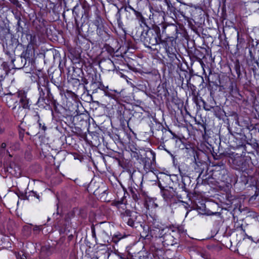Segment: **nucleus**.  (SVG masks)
<instances>
[{
  "label": "nucleus",
  "instance_id": "nucleus-1",
  "mask_svg": "<svg viewBox=\"0 0 259 259\" xmlns=\"http://www.w3.org/2000/svg\"><path fill=\"white\" fill-rule=\"evenodd\" d=\"M182 233L181 228H165L159 230L158 237L163 246H172L178 243Z\"/></svg>",
  "mask_w": 259,
  "mask_h": 259
},
{
  "label": "nucleus",
  "instance_id": "nucleus-2",
  "mask_svg": "<svg viewBox=\"0 0 259 259\" xmlns=\"http://www.w3.org/2000/svg\"><path fill=\"white\" fill-rule=\"evenodd\" d=\"M160 32V30L159 28L154 29H149L146 31H143L140 36L141 40L147 47H150L149 45H159L162 38Z\"/></svg>",
  "mask_w": 259,
  "mask_h": 259
},
{
  "label": "nucleus",
  "instance_id": "nucleus-3",
  "mask_svg": "<svg viewBox=\"0 0 259 259\" xmlns=\"http://www.w3.org/2000/svg\"><path fill=\"white\" fill-rule=\"evenodd\" d=\"M120 216L123 222L132 228L142 226L141 216L136 211L126 209L120 212Z\"/></svg>",
  "mask_w": 259,
  "mask_h": 259
},
{
  "label": "nucleus",
  "instance_id": "nucleus-4",
  "mask_svg": "<svg viewBox=\"0 0 259 259\" xmlns=\"http://www.w3.org/2000/svg\"><path fill=\"white\" fill-rule=\"evenodd\" d=\"M79 2L81 6L76 5L72 11L77 27H79L77 19L81 17V19H83V21L84 22L85 19L88 18L90 11V6L85 0H79Z\"/></svg>",
  "mask_w": 259,
  "mask_h": 259
},
{
  "label": "nucleus",
  "instance_id": "nucleus-5",
  "mask_svg": "<svg viewBox=\"0 0 259 259\" xmlns=\"http://www.w3.org/2000/svg\"><path fill=\"white\" fill-rule=\"evenodd\" d=\"M159 45H161L165 49V52L171 60L177 58V51L176 49V41L172 37L168 36L161 39Z\"/></svg>",
  "mask_w": 259,
  "mask_h": 259
},
{
  "label": "nucleus",
  "instance_id": "nucleus-6",
  "mask_svg": "<svg viewBox=\"0 0 259 259\" xmlns=\"http://www.w3.org/2000/svg\"><path fill=\"white\" fill-rule=\"evenodd\" d=\"M161 194L167 204L170 205L172 202L175 201V195L176 192L172 188H169L168 189H161Z\"/></svg>",
  "mask_w": 259,
  "mask_h": 259
},
{
  "label": "nucleus",
  "instance_id": "nucleus-7",
  "mask_svg": "<svg viewBox=\"0 0 259 259\" xmlns=\"http://www.w3.org/2000/svg\"><path fill=\"white\" fill-rule=\"evenodd\" d=\"M99 65L102 70L106 71H114L115 69V65L110 59H102Z\"/></svg>",
  "mask_w": 259,
  "mask_h": 259
},
{
  "label": "nucleus",
  "instance_id": "nucleus-8",
  "mask_svg": "<svg viewBox=\"0 0 259 259\" xmlns=\"http://www.w3.org/2000/svg\"><path fill=\"white\" fill-rule=\"evenodd\" d=\"M4 100L7 105L9 108H12V109L19 104L18 103V93L17 94L11 93L6 94Z\"/></svg>",
  "mask_w": 259,
  "mask_h": 259
},
{
  "label": "nucleus",
  "instance_id": "nucleus-9",
  "mask_svg": "<svg viewBox=\"0 0 259 259\" xmlns=\"http://www.w3.org/2000/svg\"><path fill=\"white\" fill-rule=\"evenodd\" d=\"M20 99L21 106L25 109H29L30 104L29 99L27 98L26 93L23 91L18 92V99Z\"/></svg>",
  "mask_w": 259,
  "mask_h": 259
},
{
  "label": "nucleus",
  "instance_id": "nucleus-10",
  "mask_svg": "<svg viewBox=\"0 0 259 259\" xmlns=\"http://www.w3.org/2000/svg\"><path fill=\"white\" fill-rule=\"evenodd\" d=\"M24 109H25L18 104V106L14 107L12 110L14 116L19 118L24 116L25 112Z\"/></svg>",
  "mask_w": 259,
  "mask_h": 259
},
{
  "label": "nucleus",
  "instance_id": "nucleus-11",
  "mask_svg": "<svg viewBox=\"0 0 259 259\" xmlns=\"http://www.w3.org/2000/svg\"><path fill=\"white\" fill-rule=\"evenodd\" d=\"M92 84L93 85H95L96 87H97V88L103 91H105L106 89L102 81L100 75H99L98 77V75L95 74V78H93Z\"/></svg>",
  "mask_w": 259,
  "mask_h": 259
},
{
  "label": "nucleus",
  "instance_id": "nucleus-12",
  "mask_svg": "<svg viewBox=\"0 0 259 259\" xmlns=\"http://www.w3.org/2000/svg\"><path fill=\"white\" fill-rule=\"evenodd\" d=\"M130 192L133 199L135 202H138L140 200H142V197L139 191L136 189L132 188Z\"/></svg>",
  "mask_w": 259,
  "mask_h": 259
},
{
  "label": "nucleus",
  "instance_id": "nucleus-13",
  "mask_svg": "<svg viewBox=\"0 0 259 259\" xmlns=\"http://www.w3.org/2000/svg\"><path fill=\"white\" fill-rule=\"evenodd\" d=\"M51 254V247L49 245H45L41 247L40 255L48 257Z\"/></svg>",
  "mask_w": 259,
  "mask_h": 259
},
{
  "label": "nucleus",
  "instance_id": "nucleus-14",
  "mask_svg": "<svg viewBox=\"0 0 259 259\" xmlns=\"http://www.w3.org/2000/svg\"><path fill=\"white\" fill-rule=\"evenodd\" d=\"M97 33L99 36L102 38H105L107 35L106 31L105 30L104 26H100L97 28Z\"/></svg>",
  "mask_w": 259,
  "mask_h": 259
},
{
  "label": "nucleus",
  "instance_id": "nucleus-15",
  "mask_svg": "<svg viewBox=\"0 0 259 259\" xmlns=\"http://www.w3.org/2000/svg\"><path fill=\"white\" fill-rule=\"evenodd\" d=\"M116 58L115 57H113V59L112 60V62L114 63V65L116 66V64H122L124 63V60L125 59L122 55L120 56H116Z\"/></svg>",
  "mask_w": 259,
  "mask_h": 259
},
{
  "label": "nucleus",
  "instance_id": "nucleus-16",
  "mask_svg": "<svg viewBox=\"0 0 259 259\" xmlns=\"http://www.w3.org/2000/svg\"><path fill=\"white\" fill-rule=\"evenodd\" d=\"M124 236L119 232L113 234L112 236L111 241L115 244H117L121 239L123 238Z\"/></svg>",
  "mask_w": 259,
  "mask_h": 259
},
{
  "label": "nucleus",
  "instance_id": "nucleus-17",
  "mask_svg": "<svg viewBox=\"0 0 259 259\" xmlns=\"http://www.w3.org/2000/svg\"><path fill=\"white\" fill-rule=\"evenodd\" d=\"M93 23L97 28L104 25L103 20L98 14H97L96 18L93 21Z\"/></svg>",
  "mask_w": 259,
  "mask_h": 259
},
{
  "label": "nucleus",
  "instance_id": "nucleus-18",
  "mask_svg": "<svg viewBox=\"0 0 259 259\" xmlns=\"http://www.w3.org/2000/svg\"><path fill=\"white\" fill-rule=\"evenodd\" d=\"M234 69L237 75V78H240L241 76V72L240 70V65L238 60H237L235 63Z\"/></svg>",
  "mask_w": 259,
  "mask_h": 259
},
{
  "label": "nucleus",
  "instance_id": "nucleus-19",
  "mask_svg": "<svg viewBox=\"0 0 259 259\" xmlns=\"http://www.w3.org/2000/svg\"><path fill=\"white\" fill-rule=\"evenodd\" d=\"M142 161L144 164V166L145 168H149L150 167L151 165V160L150 158L148 157L143 158Z\"/></svg>",
  "mask_w": 259,
  "mask_h": 259
},
{
  "label": "nucleus",
  "instance_id": "nucleus-20",
  "mask_svg": "<svg viewBox=\"0 0 259 259\" xmlns=\"http://www.w3.org/2000/svg\"><path fill=\"white\" fill-rule=\"evenodd\" d=\"M38 90L39 91V97L37 102L38 104L39 103H41V102H43L45 100V93L42 91V89L39 88Z\"/></svg>",
  "mask_w": 259,
  "mask_h": 259
},
{
  "label": "nucleus",
  "instance_id": "nucleus-21",
  "mask_svg": "<svg viewBox=\"0 0 259 259\" xmlns=\"http://www.w3.org/2000/svg\"><path fill=\"white\" fill-rule=\"evenodd\" d=\"M200 100L203 103V108L206 111H210L211 109L213 108V106L212 105L208 104L205 101H204L201 98L200 99Z\"/></svg>",
  "mask_w": 259,
  "mask_h": 259
},
{
  "label": "nucleus",
  "instance_id": "nucleus-22",
  "mask_svg": "<svg viewBox=\"0 0 259 259\" xmlns=\"http://www.w3.org/2000/svg\"><path fill=\"white\" fill-rule=\"evenodd\" d=\"M233 163L234 164H237V167H236L235 168L236 169H240V168H243V166H242V165H243V162L241 160H238L237 159H234L233 160Z\"/></svg>",
  "mask_w": 259,
  "mask_h": 259
},
{
  "label": "nucleus",
  "instance_id": "nucleus-23",
  "mask_svg": "<svg viewBox=\"0 0 259 259\" xmlns=\"http://www.w3.org/2000/svg\"><path fill=\"white\" fill-rule=\"evenodd\" d=\"M19 147L20 145L17 142L11 143V146H10V148H11L13 150H17L19 149Z\"/></svg>",
  "mask_w": 259,
  "mask_h": 259
},
{
  "label": "nucleus",
  "instance_id": "nucleus-24",
  "mask_svg": "<svg viewBox=\"0 0 259 259\" xmlns=\"http://www.w3.org/2000/svg\"><path fill=\"white\" fill-rule=\"evenodd\" d=\"M36 116H37V118H38V121H37V122H38V124H39V127H41V128H42V129L44 131H45L47 130V127L45 126V124L42 125V124L40 122V121H39V115L38 114V113H36Z\"/></svg>",
  "mask_w": 259,
  "mask_h": 259
},
{
  "label": "nucleus",
  "instance_id": "nucleus-25",
  "mask_svg": "<svg viewBox=\"0 0 259 259\" xmlns=\"http://www.w3.org/2000/svg\"><path fill=\"white\" fill-rule=\"evenodd\" d=\"M14 171L15 172L14 174L16 177H19L21 175V170L18 166L14 167Z\"/></svg>",
  "mask_w": 259,
  "mask_h": 259
},
{
  "label": "nucleus",
  "instance_id": "nucleus-26",
  "mask_svg": "<svg viewBox=\"0 0 259 259\" xmlns=\"http://www.w3.org/2000/svg\"><path fill=\"white\" fill-rule=\"evenodd\" d=\"M140 194H141V196L142 197V200L146 199L147 195L146 192H143L142 190H140Z\"/></svg>",
  "mask_w": 259,
  "mask_h": 259
},
{
  "label": "nucleus",
  "instance_id": "nucleus-27",
  "mask_svg": "<svg viewBox=\"0 0 259 259\" xmlns=\"http://www.w3.org/2000/svg\"><path fill=\"white\" fill-rule=\"evenodd\" d=\"M134 13L138 19L141 18V17L143 16L141 13H140L136 10L135 11Z\"/></svg>",
  "mask_w": 259,
  "mask_h": 259
},
{
  "label": "nucleus",
  "instance_id": "nucleus-28",
  "mask_svg": "<svg viewBox=\"0 0 259 259\" xmlns=\"http://www.w3.org/2000/svg\"><path fill=\"white\" fill-rule=\"evenodd\" d=\"M128 9L132 10L134 12H135V11H136V10H135L132 7H131L130 5L128 6H126V7H125L124 10L125 11H128V10H127Z\"/></svg>",
  "mask_w": 259,
  "mask_h": 259
},
{
  "label": "nucleus",
  "instance_id": "nucleus-29",
  "mask_svg": "<svg viewBox=\"0 0 259 259\" xmlns=\"http://www.w3.org/2000/svg\"><path fill=\"white\" fill-rule=\"evenodd\" d=\"M30 193L31 194V195L36 197L37 199H39V196L36 193V192L34 191H31Z\"/></svg>",
  "mask_w": 259,
  "mask_h": 259
},
{
  "label": "nucleus",
  "instance_id": "nucleus-30",
  "mask_svg": "<svg viewBox=\"0 0 259 259\" xmlns=\"http://www.w3.org/2000/svg\"><path fill=\"white\" fill-rule=\"evenodd\" d=\"M35 36H34V35L30 36V42L32 44H34L35 43Z\"/></svg>",
  "mask_w": 259,
  "mask_h": 259
},
{
  "label": "nucleus",
  "instance_id": "nucleus-31",
  "mask_svg": "<svg viewBox=\"0 0 259 259\" xmlns=\"http://www.w3.org/2000/svg\"><path fill=\"white\" fill-rule=\"evenodd\" d=\"M197 124L200 125L201 127L204 129V132L206 133V124L201 123L200 122H198Z\"/></svg>",
  "mask_w": 259,
  "mask_h": 259
},
{
  "label": "nucleus",
  "instance_id": "nucleus-32",
  "mask_svg": "<svg viewBox=\"0 0 259 259\" xmlns=\"http://www.w3.org/2000/svg\"><path fill=\"white\" fill-rule=\"evenodd\" d=\"M138 20H139L140 21H141L142 23L145 24V23H146V22H145L146 20H145V19L144 18V17L143 16H142V17H141V18H140V19H139Z\"/></svg>",
  "mask_w": 259,
  "mask_h": 259
},
{
  "label": "nucleus",
  "instance_id": "nucleus-33",
  "mask_svg": "<svg viewBox=\"0 0 259 259\" xmlns=\"http://www.w3.org/2000/svg\"><path fill=\"white\" fill-rule=\"evenodd\" d=\"M138 20H139L140 21H141L142 23L145 24V23H146V22H145L146 20H145V19L144 18V17L143 16H142V17H141V18H140V19H139Z\"/></svg>",
  "mask_w": 259,
  "mask_h": 259
},
{
  "label": "nucleus",
  "instance_id": "nucleus-34",
  "mask_svg": "<svg viewBox=\"0 0 259 259\" xmlns=\"http://www.w3.org/2000/svg\"><path fill=\"white\" fill-rule=\"evenodd\" d=\"M91 229H92V232L93 236V237H95L96 234H95V227L94 226H92V228H91Z\"/></svg>",
  "mask_w": 259,
  "mask_h": 259
},
{
  "label": "nucleus",
  "instance_id": "nucleus-35",
  "mask_svg": "<svg viewBox=\"0 0 259 259\" xmlns=\"http://www.w3.org/2000/svg\"><path fill=\"white\" fill-rule=\"evenodd\" d=\"M5 131V127L4 126L2 125L1 124H0V134H2L4 133Z\"/></svg>",
  "mask_w": 259,
  "mask_h": 259
},
{
  "label": "nucleus",
  "instance_id": "nucleus-36",
  "mask_svg": "<svg viewBox=\"0 0 259 259\" xmlns=\"http://www.w3.org/2000/svg\"><path fill=\"white\" fill-rule=\"evenodd\" d=\"M7 147V144L6 143H3L2 144H1V148L2 150L3 149H5V148H6Z\"/></svg>",
  "mask_w": 259,
  "mask_h": 259
},
{
  "label": "nucleus",
  "instance_id": "nucleus-37",
  "mask_svg": "<svg viewBox=\"0 0 259 259\" xmlns=\"http://www.w3.org/2000/svg\"><path fill=\"white\" fill-rule=\"evenodd\" d=\"M36 259H49V258L47 256H45L39 254L38 258H37Z\"/></svg>",
  "mask_w": 259,
  "mask_h": 259
},
{
  "label": "nucleus",
  "instance_id": "nucleus-38",
  "mask_svg": "<svg viewBox=\"0 0 259 259\" xmlns=\"http://www.w3.org/2000/svg\"><path fill=\"white\" fill-rule=\"evenodd\" d=\"M17 259H26V256L24 255H22V256H17Z\"/></svg>",
  "mask_w": 259,
  "mask_h": 259
},
{
  "label": "nucleus",
  "instance_id": "nucleus-39",
  "mask_svg": "<svg viewBox=\"0 0 259 259\" xmlns=\"http://www.w3.org/2000/svg\"><path fill=\"white\" fill-rule=\"evenodd\" d=\"M108 51L110 53H112L114 52V50L113 48H109L108 49Z\"/></svg>",
  "mask_w": 259,
  "mask_h": 259
},
{
  "label": "nucleus",
  "instance_id": "nucleus-40",
  "mask_svg": "<svg viewBox=\"0 0 259 259\" xmlns=\"http://www.w3.org/2000/svg\"><path fill=\"white\" fill-rule=\"evenodd\" d=\"M122 205V204H119L118 205V208L119 209V211L120 212H122L120 209V208H122V206H120V205Z\"/></svg>",
  "mask_w": 259,
  "mask_h": 259
},
{
  "label": "nucleus",
  "instance_id": "nucleus-41",
  "mask_svg": "<svg viewBox=\"0 0 259 259\" xmlns=\"http://www.w3.org/2000/svg\"><path fill=\"white\" fill-rule=\"evenodd\" d=\"M254 63H255L257 64V65L259 67V63L257 61H254Z\"/></svg>",
  "mask_w": 259,
  "mask_h": 259
},
{
  "label": "nucleus",
  "instance_id": "nucleus-42",
  "mask_svg": "<svg viewBox=\"0 0 259 259\" xmlns=\"http://www.w3.org/2000/svg\"><path fill=\"white\" fill-rule=\"evenodd\" d=\"M17 25H18V26H20V20L18 21V22H17Z\"/></svg>",
  "mask_w": 259,
  "mask_h": 259
},
{
  "label": "nucleus",
  "instance_id": "nucleus-43",
  "mask_svg": "<svg viewBox=\"0 0 259 259\" xmlns=\"http://www.w3.org/2000/svg\"><path fill=\"white\" fill-rule=\"evenodd\" d=\"M237 39H238V41L239 40V33H238V35H237Z\"/></svg>",
  "mask_w": 259,
  "mask_h": 259
},
{
  "label": "nucleus",
  "instance_id": "nucleus-44",
  "mask_svg": "<svg viewBox=\"0 0 259 259\" xmlns=\"http://www.w3.org/2000/svg\"><path fill=\"white\" fill-rule=\"evenodd\" d=\"M7 152L8 153H9V151H8V150H7ZM9 155L10 157H12V156L10 154H9Z\"/></svg>",
  "mask_w": 259,
  "mask_h": 259
},
{
  "label": "nucleus",
  "instance_id": "nucleus-45",
  "mask_svg": "<svg viewBox=\"0 0 259 259\" xmlns=\"http://www.w3.org/2000/svg\"><path fill=\"white\" fill-rule=\"evenodd\" d=\"M10 168L11 169H12V170H13V167H12V166L11 165H10Z\"/></svg>",
  "mask_w": 259,
  "mask_h": 259
},
{
  "label": "nucleus",
  "instance_id": "nucleus-46",
  "mask_svg": "<svg viewBox=\"0 0 259 259\" xmlns=\"http://www.w3.org/2000/svg\"><path fill=\"white\" fill-rule=\"evenodd\" d=\"M106 244V241H104V243H103V244Z\"/></svg>",
  "mask_w": 259,
  "mask_h": 259
},
{
  "label": "nucleus",
  "instance_id": "nucleus-47",
  "mask_svg": "<svg viewBox=\"0 0 259 259\" xmlns=\"http://www.w3.org/2000/svg\"><path fill=\"white\" fill-rule=\"evenodd\" d=\"M119 12H120V11H119V10H118V13H119Z\"/></svg>",
  "mask_w": 259,
  "mask_h": 259
}]
</instances>
